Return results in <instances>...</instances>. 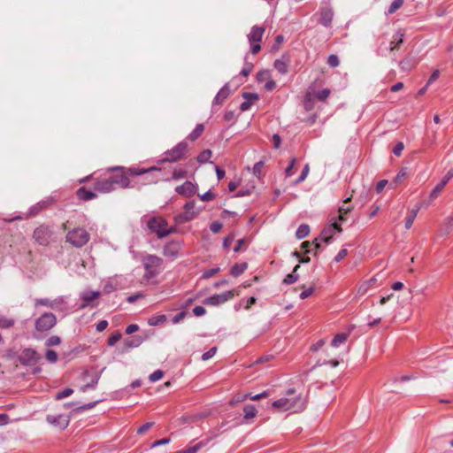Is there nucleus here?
Instances as JSON below:
<instances>
[{"instance_id": "nucleus-7", "label": "nucleus", "mask_w": 453, "mask_h": 453, "mask_svg": "<svg viewBox=\"0 0 453 453\" xmlns=\"http://www.w3.org/2000/svg\"><path fill=\"white\" fill-rule=\"evenodd\" d=\"M57 323V318L52 312H45L35 321L37 332L44 333L50 330Z\"/></svg>"}, {"instance_id": "nucleus-53", "label": "nucleus", "mask_w": 453, "mask_h": 453, "mask_svg": "<svg viewBox=\"0 0 453 453\" xmlns=\"http://www.w3.org/2000/svg\"><path fill=\"white\" fill-rule=\"evenodd\" d=\"M327 64L333 68L337 67L340 64L339 58L334 54L330 55L327 58Z\"/></svg>"}, {"instance_id": "nucleus-16", "label": "nucleus", "mask_w": 453, "mask_h": 453, "mask_svg": "<svg viewBox=\"0 0 453 453\" xmlns=\"http://www.w3.org/2000/svg\"><path fill=\"white\" fill-rule=\"evenodd\" d=\"M230 96L229 84L226 83L217 93L213 99V105H221L223 102Z\"/></svg>"}, {"instance_id": "nucleus-5", "label": "nucleus", "mask_w": 453, "mask_h": 453, "mask_svg": "<svg viewBox=\"0 0 453 453\" xmlns=\"http://www.w3.org/2000/svg\"><path fill=\"white\" fill-rule=\"evenodd\" d=\"M89 241V234L83 228H74L66 234V242L75 247H82Z\"/></svg>"}, {"instance_id": "nucleus-28", "label": "nucleus", "mask_w": 453, "mask_h": 453, "mask_svg": "<svg viewBox=\"0 0 453 453\" xmlns=\"http://www.w3.org/2000/svg\"><path fill=\"white\" fill-rule=\"evenodd\" d=\"M420 207L418 205L416 208L411 210L408 213V216L405 219V228L410 229L414 222L415 218L419 211Z\"/></svg>"}, {"instance_id": "nucleus-12", "label": "nucleus", "mask_w": 453, "mask_h": 453, "mask_svg": "<svg viewBox=\"0 0 453 453\" xmlns=\"http://www.w3.org/2000/svg\"><path fill=\"white\" fill-rule=\"evenodd\" d=\"M180 250L181 242L179 241H172L164 246L163 255L171 259H175Z\"/></svg>"}, {"instance_id": "nucleus-58", "label": "nucleus", "mask_w": 453, "mask_h": 453, "mask_svg": "<svg viewBox=\"0 0 453 453\" xmlns=\"http://www.w3.org/2000/svg\"><path fill=\"white\" fill-rule=\"evenodd\" d=\"M216 352H217V348L212 347L208 351H206L205 353L203 354L202 359L203 361H206V360L211 358L216 354Z\"/></svg>"}, {"instance_id": "nucleus-42", "label": "nucleus", "mask_w": 453, "mask_h": 453, "mask_svg": "<svg viewBox=\"0 0 453 453\" xmlns=\"http://www.w3.org/2000/svg\"><path fill=\"white\" fill-rule=\"evenodd\" d=\"M299 280L297 273H289L283 279V284L290 285L296 282Z\"/></svg>"}, {"instance_id": "nucleus-32", "label": "nucleus", "mask_w": 453, "mask_h": 453, "mask_svg": "<svg viewBox=\"0 0 453 453\" xmlns=\"http://www.w3.org/2000/svg\"><path fill=\"white\" fill-rule=\"evenodd\" d=\"M243 412H244L245 419L252 418L256 417V415L257 413L256 407L251 404L244 406Z\"/></svg>"}, {"instance_id": "nucleus-55", "label": "nucleus", "mask_w": 453, "mask_h": 453, "mask_svg": "<svg viewBox=\"0 0 453 453\" xmlns=\"http://www.w3.org/2000/svg\"><path fill=\"white\" fill-rule=\"evenodd\" d=\"M219 271H220L219 267H214V268L208 269L203 273V277L204 279H209V278L214 276L215 274H217Z\"/></svg>"}, {"instance_id": "nucleus-30", "label": "nucleus", "mask_w": 453, "mask_h": 453, "mask_svg": "<svg viewBox=\"0 0 453 453\" xmlns=\"http://www.w3.org/2000/svg\"><path fill=\"white\" fill-rule=\"evenodd\" d=\"M310 233V226L307 224H302L296 232V237L298 240L305 238Z\"/></svg>"}, {"instance_id": "nucleus-3", "label": "nucleus", "mask_w": 453, "mask_h": 453, "mask_svg": "<svg viewBox=\"0 0 453 453\" xmlns=\"http://www.w3.org/2000/svg\"><path fill=\"white\" fill-rule=\"evenodd\" d=\"M148 228L157 235V238L162 239L175 232V227L168 228L167 221L161 217H152L147 223Z\"/></svg>"}, {"instance_id": "nucleus-20", "label": "nucleus", "mask_w": 453, "mask_h": 453, "mask_svg": "<svg viewBox=\"0 0 453 453\" xmlns=\"http://www.w3.org/2000/svg\"><path fill=\"white\" fill-rule=\"evenodd\" d=\"M144 341V338L141 335H134L132 337H127L124 340L125 350L129 349L139 347Z\"/></svg>"}, {"instance_id": "nucleus-57", "label": "nucleus", "mask_w": 453, "mask_h": 453, "mask_svg": "<svg viewBox=\"0 0 453 453\" xmlns=\"http://www.w3.org/2000/svg\"><path fill=\"white\" fill-rule=\"evenodd\" d=\"M153 426H154V422H147V423L143 424L142 426H141L137 429V434H145V433H146L150 428H151Z\"/></svg>"}, {"instance_id": "nucleus-40", "label": "nucleus", "mask_w": 453, "mask_h": 453, "mask_svg": "<svg viewBox=\"0 0 453 453\" xmlns=\"http://www.w3.org/2000/svg\"><path fill=\"white\" fill-rule=\"evenodd\" d=\"M160 171H161V169L158 172H160ZM155 172L156 171H151L149 173L143 174L145 176L144 177L145 183L150 184V183H157L158 181V180H159L158 177L154 175Z\"/></svg>"}, {"instance_id": "nucleus-60", "label": "nucleus", "mask_w": 453, "mask_h": 453, "mask_svg": "<svg viewBox=\"0 0 453 453\" xmlns=\"http://www.w3.org/2000/svg\"><path fill=\"white\" fill-rule=\"evenodd\" d=\"M403 149H404V144H403V142H398L395 144V146L393 148V150H392V151H393V153H394L395 156L399 157V156L402 154V151L403 150Z\"/></svg>"}, {"instance_id": "nucleus-44", "label": "nucleus", "mask_w": 453, "mask_h": 453, "mask_svg": "<svg viewBox=\"0 0 453 453\" xmlns=\"http://www.w3.org/2000/svg\"><path fill=\"white\" fill-rule=\"evenodd\" d=\"M73 393V390L72 388H65L64 390L58 392L55 395L56 400H61L63 398H65L67 396H70Z\"/></svg>"}, {"instance_id": "nucleus-33", "label": "nucleus", "mask_w": 453, "mask_h": 453, "mask_svg": "<svg viewBox=\"0 0 453 453\" xmlns=\"http://www.w3.org/2000/svg\"><path fill=\"white\" fill-rule=\"evenodd\" d=\"M165 321H166V316L161 314V315H157V316H153V317L150 318L148 320V324L150 326H155L163 324Z\"/></svg>"}, {"instance_id": "nucleus-21", "label": "nucleus", "mask_w": 453, "mask_h": 453, "mask_svg": "<svg viewBox=\"0 0 453 453\" xmlns=\"http://www.w3.org/2000/svg\"><path fill=\"white\" fill-rule=\"evenodd\" d=\"M100 296L101 293L99 291H86L81 293V298L84 301V303L81 304V308L87 307L92 301Z\"/></svg>"}, {"instance_id": "nucleus-6", "label": "nucleus", "mask_w": 453, "mask_h": 453, "mask_svg": "<svg viewBox=\"0 0 453 453\" xmlns=\"http://www.w3.org/2000/svg\"><path fill=\"white\" fill-rule=\"evenodd\" d=\"M188 151V143L186 142H180L175 145L173 149L165 152V157L161 159L160 163L169 162L173 163L183 158L184 155Z\"/></svg>"}, {"instance_id": "nucleus-46", "label": "nucleus", "mask_w": 453, "mask_h": 453, "mask_svg": "<svg viewBox=\"0 0 453 453\" xmlns=\"http://www.w3.org/2000/svg\"><path fill=\"white\" fill-rule=\"evenodd\" d=\"M264 165H265V163L263 161H259L254 165L252 173L256 177H257V178L261 177V172L264 167Z\"/></svg>"}, {"instance_id": "nucleus-11", "label": "nucleus", "mask_w": 453, "mask_h": 453, "mask_svg": "<svg viewBox=\"0 0 453 453\" xmlns=\"http://www.w3.org/2000/svg\"><path fill=\"white\" fill-rule=\"evenodd\" d=\"M336 232H342V226L337 222L329 224L326 226H325L324 229L321 231L319 239H321V241H323L324 242L329 244L333 242L334 235L335 234Z\"/></svg>"}, {"instance_id": "nucleus-39", "label": "nucleus", "mask_w": 453, "mask_h": 453, "mask_svg": "<svg viewBox=\"0 0 453 453\" xmlns=\"http://www.w3.org/2000/svg\"><path fill=\"white\" fill-rule=\"evenodd\" d=\"M403 4V0H393V2L391 3L388 9V13L392 14L395 12L399 8L402 7Z\"/></svg>"}, {"instance_id": "nucleus-61", "label": "nucleus", "mask_w": 453, "mask_h": 453, "mask_svg": "<svg viewBox=\"0 0 453 453\" xmlns=\"http://www.w3.org/2000/svg\"><path fill=\"white\" fill-rule=\"evenodd\" d=\"M269 77H270V73L267 70H262L257 73V80L258 81H264L265 80H266Z\"/></svg>"}, {"instance_id": "nucleus-31", "label": "nucleus", "mask_w": 453, "mask_h": 453, "mask_svg": "<svg viewBox=\"0 0 453 453\" xmlns=\"http://www.w3.org/2000/svg\"><path fill=\"white\" fill-rule=\"evenodd\" d=\"M203 131V124H198L196 125L195 129L188 134V139H189L190 141H196L202 135Z\"/></svg>"}, {"instance_id": "nucleus-43", "label": "nucleus", "mask_w": 453, "mask_h": 453, "mask_svg": "<svg viewBox=\"0 0 453 453\" xmlns=\"http://www.w3.org/2000/svg\"><path fill=\"white\" fill-rule=\"evenodd\" d=\"M242 96L250 104L259 99V96L257 93L243 92Z\"/></svg>"}, {"instance_id": "nucleus-17", "label": "nucleus", "mask_w": 453, "mask_h": 453, "mask_svg": "<svg viewBox=\"0 0 453 453\" xmlns=\"http://www.w3.org/2000/svg\"><path fill=\"white\" fill-rule=\"evenodd\" d=\"M289 62L288 57L283 55L281 58L274 61L273 66L280 74H287L288 73Z\"/></svg>"}, {"instance_id": "nucleus-8", "label": "nucleus", "mask_w": 453, "mask_h": 453, "mask_svg": "<svg viewBox=\"0 0 453 453\" xmlns=\"http://www.w3.org/2000/svg\"><path fill=\"white\" fill-rule=\"evenodd\" d=\"M200 210H196V202L189 201L184 205V212L178 214L175 217V221L179 224L185 223L195 219Z\"/></svg>"}, {"instance_id": "nucleus-29", "label": "nucleus", "mask_w": 453, "mask_h": 453, "mask_svg": "<svg viewBox=\"0 0 453 453\" xmlns=\"http://www.w3.org/2000/svg\"><path fill=\"white\" fill-rule=\"evenodd\" d=\"M415 65L414 59L411 58H405L399 63V66L403 72L411 71Z\"/></svg>"}, {"instance_id": "nucleus-37", "label": "nucleus", "mask_w": 453, "mask_h": 453, "mask_svg": "<svg viewBox=\"0 0 453 453\" xmlns=\"http://www.w3.org/2000/svg\"><path fill=\"white\" fill-rule=\"evenodd\" d=\"M309 172H310V166L308 164H306L304 165L300 176L295 180L294 185H298L299 183L303 182L308 176Z\"/></svg>"}, {"instance_id": "nucleus-54", "label": "nucleus", "mask_w": 453, "mask_h": 453, "mask_svg": "<svg viewBox=\"0 0 453 453\" xmlns=\"http://www.w3.org/2000/svg\"><path fill=\"white\" fill-rule=\"evenodd\" d=\"M163 375H164L163 371H161V370H157V371L153 372L150 375L149 379H150V380L151 382H155V381L159 380L163 377Z\"/></svg>"}, {"instance_id": "nucleus-50", "label": "nucleus", "mask_w": 453, "mask_h": 453, "mask_svg": "<svg viewBox=\"0 0 453 453\" xmlns=\"http://www.w3.org/2000/svg\"><path fill=\"white\" fill-rule=\"evenodd\" d=\"M98 380H99V375H96L89 383L81 387V391L85 392L88 388H94L97 385Z\"/></svg>"}, {"instance_id": "nucleus-4", "label": "nucleus", "mask_w": 453, "mask_h": 453, "mask_svg": "<svg viewBox=\"0 0 453 453\" xmlns=\"http://www.w3.org/2000/svg\"><path fill=\"white\" fill-rule=\"evenodd\" d=\"M146 277L150 279L158 275L162 270L163 259L156 255H147L142 259Z\"/></svg>"}, {"instance_id": "nucleus-48", "label": "nucleus", "mask_w": 453, "mask_h": 453, "mask_svg": "<svg viewBox=\"0 0 453 453\" xmlns=\"http://www.w3.org/2000/svg\"><path fill=\"white\" fill-rule=\"evenodd\" d=\"M45 357L49 362L54 364L58 360V354L55 350L48 349L45 353Z\"/></svg>"}, {"instance_id": "nucleus-63", "label": "nucleus", "mask_w": 453, "mask_h": 453, "mask_svg": "<svg viewBox=\"0 0 453 453\" xmlns=\"http://www.w3.org/2000/svg\"><path fill=\"white\" fill-rule=\"evenodd\" d=\"M222 227H223L222 223H220L219 221H214L210 226L211 231L215 234L219 233L222 229Z\"/></svg>"}, {"instance_id": "nucleus-41", "label": "nucleus", "mask_w": 453, "mask_h": 453, "mask_svg": "<svg viewBox=\"0 0 453 453\" xmlns=\"http://www.w3.org/2000/svg\"><path fill=\"white\" fill-rule=\"evenodd\" d=\"M407 176V169L406 168H402L399 173H397V175L395 176L393 183L396 186L398 184H400L403 180L404 178Z\"/></svg>"}, {"instance_id": "nucleus-1", "label": "nucleus", "mask_w": 453, "mask_h": 453, "mask_svg": "<svg viewBox=\"0 0 453 453\" xmlns=\"http://www.w3.org/2000/svg\"><path fill=\"white\" fill-rule=\"evenodd\" d=\"M160 168L157 166H151L149 168H143V167H138V166H133V167H123V166H116L112 168V171L119 172L120 171V173H116L111 175L109 178L111 180V182L113 186L114 190L117 187L121 188H130V180L128 176H140L144 173H149L151 171H159Z\"/></svg>"}, {"instance_id": "nucleus-19", "label": "nucleus", "mask_w": 453, "mask_h": 453, "mask_svg": "<svg viewBox=\"0 0 453 453\" xmlns=\"http://www.w3.org/2000/svg\"><path fill=\"white\" fill-rule=\"evenodd\" d=\"M47 421L51 423L54 426H59L60 428H63V429L67 427V426L69 424L68 418H66L63 415H58V416L48 415Z\"/></svg>"}, {"instance_id": "nucleus-13", "label": "nucleus", "mask_w": 453, "mask_h": 453, "mask_svg": "<svg viewBox=\"0 0 453 453\" xmlns=\"http://www.w3.org/2000/svg\"><path fill=\"white\" fill-rule=\"evenodd\" d=\"M320 19L319 23L326 27H329L332 24L334 18V11L331 7L323 6L319 10Z\"/></svg>"}, {"instance_id": "nucleus-15", "label": "nucleus", "mask_w": 453, "mask_h": 453, "mask_svg": "<svg viewBox=\"0 0 453 453\" xmlns=\"http://www.w3.org/2000/svg\"><path fill=\"white\" fill-rule=\"evenodd\" d=\"M94 190L100 193H109L114 190L110 178L98 180L94 184Z\"/></svg>"}, {"instance_id": "nucleus-23", "label": "nucleus", "mask_w": 453, "mask_h": 453, "mask_svg": "<svg viewBox=\"0 0 453 453\" xmlns=\"http://www.w3.org/2000/svg\"><path fill=\"white\" fill-rule=\"evenodd\" d=\"M52 199L47 198L42 200L34 206L30 207V217L37 215L41 211L46 209L50 204H51Z\"/></svg>"}, {"instance_id": "nucleus-47", "label": "nucleus", "mask_w": 453, "mask_h": 453, "mask_svg": "<svg viewBox=\"0 0 453 453\" xmlns=\"http://www.w3.org/2000/svg\"><path fill=\"white\" fill-rule=\"evenodd\" d=\"M330 93H331L330 89L324 88V89L317 92L315 96L318 100L323 102L329 96Z\"/></svg>"}, {"instance_id": "nucleus-34", "label": "nucleus", "mask_w": 453, "mask_h": 453, "mask_svg": "<svg viewBox=\"0 0 453 453\" xmlns=\"http://www.w3.org/2000/svg\"><path fill=\"white\" fill-rule=\"evenodd\" d=\"M348 334L345 333L337 334L332 340V346L338 347L340 344L346 342Z\"/></svg>"}, {"instance_id": "nucleus-24", "label": "nucleus", "mask_w": 453, "mask_h": 453, "mask_svg": "<svg viewBox=\"0 0 453 453\" xmlns=\"http://www.w3.org/2000/svg\"><path fill=\"white\" fill-rule=\"evenodd\" d=\"M350 200H351V198L348 197L346 200H344L343 205L339 207V210H338V211H339L338 220L341 221V222H344L347 219L346 215L348 213H349L352 211V209H353L352 206L345 205Z\"/></svg>"}, {"instance_id": "nucleus-2", "label": "nucleus", "mask_w": 453, "mask_h": 453, "mask_svg": "<svg viewBox=\"0 0 453 453\" xmlns=\"http://www.w3.org/2000/svg\"><path fill=\"white\" fill-rule=\"evenodd\" d=\"M273 409L278 411L293 410L295 412L301 411L305 407V399L301 394L296 395L294 388L288 389L287 396L280 398L272 403Z\"/></svg>"}, {"instance_id": "nucleus-22", "label": "nucleus", "mask_w": 453, "mask_h": 453, "mask_svg": "<svg viewBox=\"0 0 453 453\" xmlns=\"http://www.w3.org/2000/svg\"><path fill=\"white\" fill-rule=\"evenodd\" d=\"M76 196L80 200L89 201L95 199L97 196L95 192L88 190L85 187H81L76 191Z\"/></svg>"}, {"instance_id": "nucleus-18", "label": "nucleus", "mask_w": 453, "mask_h": 453, "mask_svg": "<svg viewBox=\"0 0 453 453\" xmlns=\"http://www.w3.org/2000/svg\"><path fill=\"white\" fill-rule=\"evenodd\" d=\"M264 33L265 28L263 27L253 26L250 33L248 35L250 43L259 42L262 40Z\"/></svg>"}, {"instance_id": "nucleus-45", "label": "nucleus", "mask_w": 453, "mask_h": 453, "mask_svg": "<svg viewBox=\"0 0 453 453\" xmlns=\"http://www.w3.org/2000/svg\"><path fill=\"white\" fill-rule=\"evenodd\" d=\"M60 343H61V339L59 336H57V335L50 336L45 342V345L47 347L59 345Z\"/></svg>"}, {"instance_id": "nucleus-26", "label": "nucleus", "mask_w": 453, "mask_h": 453, "mask_svg": "<svg viewBox=\"0 0 453 453\" xmlns=\"http://www.w3.org/2000/svg\"><path fill=\"white\" fill-rule=\"evenodd\" d=\"M377 281L376 278L372 277L369 280H366V281H364L362 282L358 288H357V294L359 296H364L365 295L369 288L373 285L375 284V282Z\"/></svg>"}, {"instance_id": "nucleus-14", "label": "nucleus", "mask_w": 453, "mask_h": 453, "mask_svg": "<svg viewBox=\"0 0 453 453\" xmlns=\"http://www.w3.org/2000/svg\"><path fill=\"white\" fill-rule=\"evenodd\" d=\"M196 186L191 181H185L182 185L176 188V192L185 197H190L196 192Z\"/></svg>"}, {"instance_id": "nucleus-36", "label": "nucleus", "mask_w": 453, "mask_h": 453, "mask_svg": "<svg viewBox=\"0 0 453 453\" xmlns=\"http://www.w3.org/2000/svg\"><path fill=\"white\" fill-rule=\"evenodd\" d=\"M445 181L438 183L430 193V199H435L445 187Z\"/></svg>"}, {"instance_id": "nucleus-59", "label": "nucleus", "mask_w": 453, "mask_h": 453, "mask_svg": "<svg viewBox=\"0 0 453 453\" xmlns=\"http://www.w3.org/2000/svg\"><path fill=\"white\" fill-rule=\"evenodd\" d=\"M199 196L202 201L208 202L214 199L216 197V195L212 193L211 190H209Z\"/></svg>"}, {"instance_id": "nucleus-38", "label": "nucleus", "mask_w": 453, "mask_h": 453, "mask_svg": "<svg viewBox=\"0 0 453 453\" xmlns=\"http://www.w3.org/2000/svg\"><path fill=\"white\" fill-rule=\"evenodd\" d=\"M122 337V334L119 331L114 332L107 341V344L109 346H114Z\"/></svg>"}, {"instance_id": "nucleus-25", "label": "nucleus", "mask_w": 453, "mask_h": 453, "mask_svg": "<svg viewBox=\"0 0 453 453\" xmlns=\"http://www.w3.org/2000/svg\"><path fill=\"white\" fill-rule=\"evenodd\" d=\"M210 441V439L201 441L198 443L188 447L187 449L178 450L176 453H196L199 449H201L203 447L206 446Z\"/></svg>"}, {"instance_id": "nucleus-10", "label": "nucleus", "mask_w": 453, "mask_h": 453, "mask_svg": "<svg viewBox=\"0 0 453 453\" xmlns=\"http://www.w3.org/2000/svg\"><path fill=\"white\" fill-rule=\"evenodd\" d=\"M234 295L235 294H234V290H228V291L223 292L221 294L212 295V296L205 298L203 301V303L205 305L218 306V305H220V304L227 302L228 300L233 299Z\"/></svg>"}, {"instance_id": "nucleus-52", "label": "nucleus", "mask_w": 453, "mask_h": 453, "mask_svg": "<svg viewBox=\"0 0 453 453\" xmlns=\"http://www.w3.org/2000/svg\"><path fill=\"white\" fill-rule=\"evenodd\" d=\"M296 157H292L288 166L285 170V174H286L287 177H290V176H292L294 174L293 169H294V167L296 165Z\"/></svg>"}, {"instance_id": "nucleus-27", "label": "nucleus", "mask_w": 453, "mask_h": 453, "mask_svg": "<svg viewBox=\"0 0 453 453\" xmlns=\"http://www.w3.org/2000/svg\"><path fill=\"white\" fill-rule=\"evenodd\" d=\"M247 268H248V264L246 262L241 263V264H235L231 268L230 274L233 277L237 278L241 274H242L246 271Z\"/></svg>"}, {"instance_id": "nucleus-62", "label": "nucleus", "mask_w": 453, "mask_h": 453, "mask_svg": "<svg viewBox=\"0 0 453 453\" xmlns=\"http://www.w3.org/2000/svg\"><path fill=\"white\" fill-rule=\"evenodd\" d=\"M186 175H187V171H185L183 169L174 170L173 173V178L174 180L185 178Z\"/></svg>"}, {"instance_id": "nucleus-49", "label": "nucleus", "mask_w": 453, "mask_h": 453, "mask_svg": "<svg viewBox=\"0 0 453 453\" xmlns=\"http://www.w3.org/2000/svg\"><path fill=\"white\" fill-rule=\"evenodd\" d=\"M13 324H14L13 319L6 318V317H0V327L8 328V327H11Z\"/></svg>"}, {"instance_id": "nucleus-35", "label": "nucleus", "mask_w": 453, "mask_h": 453, "mask_svg": "<svg viewBox=\"0 0 453 453\" xmlns=\"http://www.w3.org/2000/svg\"><path fill=\"white\" fill-rule=\"evenodd\" d=\"M211 150H203L198 156H197V161L200 164H204L209 162V159L211 157Z\"/></svg>"}, {"instance_id": "nucleus-51", "label": "nucleus", "mask_w": 453, "mask_h": 453, "mask_svg": "<svg viewBox=\"0 0 453 453\" xmlns=\"http://www.w3.org/2000/svg\"><path fill=\"white\" fill-rule=\"evenodd\" d=\"M252 69H253V64L250 63V62H247L245 60L244 67L241 71L240 74L244 76V77H247L248 75H250V73H251Z\"/></svg>"}, {"instance_id": "nucleus-9", "label": "nucleus", "mask_w": 453, "mask_h": 453, "mask_svg": "<svg viewBox=\"0 0 453 453\" xmlns=\"http://www.w3.org/2000/svg\"><path fill=\"white\" fill-rule=\"evenodd\" d=\"M53 231L50 226L42 225L34 231L33 237L36 243L42 246L50 244Z\"/></svg>"}, {"instance_id": "nucleus-64", "label": "nucleus", "mask_w": 453, "mask_h": 453, "mask_svg": "<svg viewBox=\"0 0 453 453\" xmlns=\"http://www.w3.org/2000/svg\"><path fill=\"white\" fill-rule=\"evenodd\" d=\"M187 316V312L186 311H180L179 313H177L172 319V322L173 324H178L180 323L182 319H184Z\"/></svg>"}, {"instance_id": "nucleus-56", "label": "nucleus", "mask_w": 453, "mask_h": 453, "mask_svg": "<svg viewBox=\"0 0 453 453\" xmlns=\"http://www.w3.org/2000/svg\"><path fill=\"white\" fill-rule=\"evenodd\" d=\"M403 34L397 32L393 37L392 43H395L397 48H399L400 45L403 43Z\"/></svg>"}]
</instances>
